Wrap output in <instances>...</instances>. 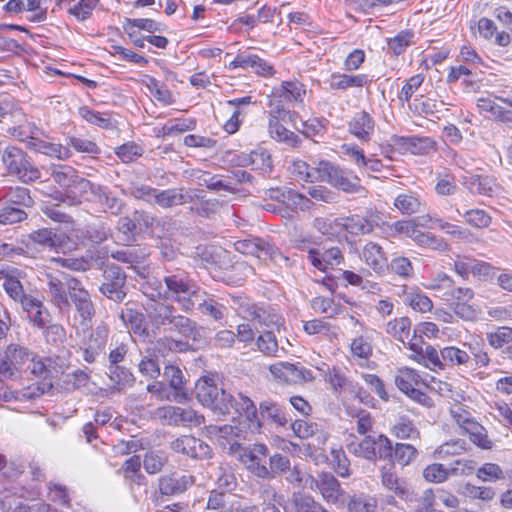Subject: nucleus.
Here are the masks:
<instances>
[{"mask_svg": "<svg viewBox=\"0 0 512 512\" xmlns=\"http://www.w3.org/2000/svg\"><path fill=\"white\" fill-rule=\"evenodd\" d=\"M269 370L275 379L288 384H299L314 379L309 369L289 362L272 364Z\"/></svg>", "mask_w": 512, "mask_h": 512, "instance_id": "6e6552de", "label": "nucleus"}, {"mask_svg": "<svg viewBox=\"0 0 512 512\" xmlns=\"http://www.w3.org/2000/svg\"><path fill=\"white\" fill-rule=\"evenodd\" d=\"M205 332L204 327L199 326L196 321L182 314L172 323V328L169 331L170 334H176L186 340H192L195 344L205 342Z\"/></svg>", "mask_w": 512, "mask_h": 512, "instance_id": "2eb2a0df", "label": "nucleus"}, {"mask_svg": "<svg viewBox=\"0 0 512 512\" xmlns=\"http://www.w3.org/2000/svg\"><path fill=\"white\" fill-rule=\"evenodd\" d=\"M299 120L300 117L298 113L285 109L279 101L269 111L268 127H271V124L283 125V123H285L291 124L295 129H300L298 125Z\"/></svg>", "mask_w": 512, "mask_h": 512, "instance_id": "c9c22d12", "label": "nucleus"}, {"mask_svg": "<svg viewBox=\"0 0 512 512\" xmlns=\"http://www.w3.org/2000/svg\"><path fill=\"white\" fill-rule=\"evenodd\" d=\"M163 281L166 285V290H164V298H172L180 305L182 299L191 298L200 290L189 278L188 273L181 270L164 276Z\"/></svg>", "mask_w": 512, "mask_h": 512, "instance_id": "20e7f679", "label": "nucleus"}, {"mask_svg": "<svg viewBox=\"0 0 512 512\" xmlns=\"http://www.w3.org/2000/svg\"><path fill=\"white\" fill-rule=\"evenodd\" d=\"M378 215L369 211L365 215H351L342 219L343 229L353 235L361 236L373 232L374 227L378 226Z\"/></svg>", "mask_w": 512, "mask_h": 512, "instance_id": "ddd939ff", "label": "nucleus"}, {"mask_svg": "<svg viewBox=\"0 0 512 512\" xmlns=\"http://www.w3.org/2000/svg\"><path fill=\"white\" fill-rule=\"evenodd\" d=\"M417 229L418 225L414 220H399L388 225L386 233L391 237L402 234L413 239Z\"/></svg>", "mask_w": 512, "mask_h": 512, "instance_id": "338daca9", "label": "nucleus"}, {"mask_svg": "<svg viewBox=\"0 0 512 512\" xmlns=\"http://www.w3.org/2000/svg\"><path fill=\"white\" fill-rule=\"evenodd\" d=\"M232 411L245 417L249 429L252 432L259 433L261 431L263 423L260 420L259 411L253 400L247 395L242 392H238L237 396H234Z\"/></svg>", "mask_w": 512, "mask_h": 512, "instance_id": "9b49d317", "label": "nucleus"}, {"mask_svg": "<svg viewBox=\"0 0 512 512\" xmlns=\"http://www.w3.org/2000/svg\"><path fill=\"white\" fill-rule=\"evenodd\" d=\"M194 389L197 400L207 407L209 404H212V400L219 393L221 387H218L213 379L202 377L197 380Z\"/></svg>", "mask_w": 512, "mask_h": 512, "instance_id": "e433bc0d", "label": "nucleus"}, {"mask_svg": "<svg viewBox=\"0 0 512 512\" xmlns=\"http://www.w3.org/2000/svg\"><path fill=\"white\" fill-rule=\"evenodd\" d=\"M233 399L234 395L221 387L219 393H217L212 400V404H209L207 407L210 408L214 414L226 416L232 412Z\"/></svg>", "mask_w": 512, "mask_h": 512, "instance_id": "09e8293b", "label": "nucleus"}, {"mask_svg": "<svg viewBox=\"0 0 512 512\" xmlns=\"http://www.w3.org/2000/svg\"><path fill=\"white\" fill-rule=\"evenodd\" d=\"M269 197L272 200H276L281 204H285L287 207L300 208L301 210L309 209L311 200L306 196L292 190V189H270Z\"/></svg>", "mask_w": 512, "mask_h": 512, "instance_id": "393cba45", "label": "nucleus"}, {"mask_svg": "<svg viewBox=\"0 0 512 512\" xmlns=\"http://www.w3.org/2000/svg\"><path fill=\"white\" fill-rule=\"evenodd\" d=\"M48 286L53 304L61 313L69 312L71 309V302L65 288L66 286H64L63 278H50Z\"/></svg>", "mask_w": 512, "mask_h": 512, "instance_id": "473e14b6", "label": "nucleus"}, {"mask_svg": "<svg viewBox=\"0 0 512 512\" xmlns=\"http://www.w3.org/2000/svg\"><path fill=\"white\" fill-rule=\"evenodd\" d=\"M165 418L169 424L182 426H199L204 423L205 418L191 408L169 407L166 410Z\"/></svg>", "mask_w": 512, "mask_h": 512, "instance_id": "aec40b11", "label": "nucleus"}, {"mask_svg": "<svg viewBox=\"0 0 512 512\" xmlns=\"http://www.w3.org/2000/svg\"><path fill=\"white\" fill-rule=\"evenodd\" d=\"M171 448L177 453H182L192 459H209L212 457V449L203 440L191 435H183L171 443Z\"/></svg>", "mask_w": 512, "mask_h": 512, "instance_id": "9d476101", "label": "nucleus"}, {"mask_svg": "<svg viewBox=\"0 0 512 512\" xmlns=\"http://www.w3.org/2000/svg\"><path fill=\"white\" fill-rule=\"evenodd\" d=\"M456 211L460 216L465 218L468 225L476 228H487L492 222V217L482 209H470L463 213L459 209Z\"/></svg>", "mask_w": 512, "mask_h": 512, "instance_id": "6e6d98bb", "label": "nucleus"}, {"mask_svg": "<svg viewBox=\"0 0 512 512\" xmlns=\"http://www.w3.org/2000/svg\"><path fill=\"white\" fill-rule=\"evenodd\" d=\"M410 328V319L408 317H401L388 322L386 332L402 343H405V339L409 337Z\"/></svg>", "mask_w": 512, "mask_h": 512, "instance_id": "bf43d9fd", "label": "nucleus"}, {"mask_svg": "<svg viewBox=\"0 0 512 512\" xmlns=\"http://www.w3.org/2000/svg\"><path fill=\"white\" fill-rule=\"evenodd\" d=\"M376 443L374 437L366 436L360 442H351L347 445V449L353 455L366 459L368 461H375L377 459Z\"/></svg>", "mask_w": 512, "mask_h": 512, "instance_id": "c03bdc74", "label": "nucleus"}, {"mask_svg": "<svg viewBox=\"0 0 512 512\" xmlns=\"http://www.w3.org/2000/svg\"><path fill=\"white\" fill-rule=\"evenodd\" d=\"M249 158L253 170L260 171L263 175L269 174L272 171L271 155L266 149L259 148L253 150L249 153Z\"/></svg>", "mask_w": 512, "mask_h": 512, "instance_id": "8fccbe9b", "label": "nucleus"}, {"mask_svg": "<svg viewBox=\"0 0 512 512\" xmlns=\"http://www.w3.org/2000/svg\"><path fill=\"white\" fill-rule=\"evenodd\" d=\"M207 509L218 510V512H239L241 504L232 495L214 490L208 497Z\"/></svg>", "mask_w": 512, "mask_h": 512, "instance_id": "7c9ffc66", "label": "nucleus"}, {"mask_svg": "<svg viewBox=\"0 0 512 512\" xmlns=\"http://www.w3.org/2000/svg\"><path fill=\"white\" fill-rule=\"evenodd\" d=\"M51 176L58 185L65 189L75 188L80 193H86L88 188L91 187V182L86 178L78 176L70 166L54 169Z\"/></svg>", "mask_w": 512, "mask_h": 512, "instance_id": "a211bd4d", "label": "nucleus"}, {"mask_svg": "<svg viewBox=\"0 0 512 512\" xmlns=\"http://www.w3.org/2000/svg\"><path fill=\"white\" fill-rule=\"evenodd\" d=\"M366 74L349 75L345 73H332L329 80L331 90L346 91L349 88H362L368 83Z\"/></svg>", "mask_w": 512, "mask_h": 512, "instance_id": "c85d7f7f", "label": "nucleus"}, {"mask_svg": "<svg viewBox=\"0 0 512 512\" xmlns=\"http://www.w3.org/2000/svg\"><path fill=\"white\" fill-rule=\"evenodd\" d=\"M316 172L318 173L317 181L327 182L344 192L354 193L361 189L358 176L353 175L352 171L341 169L329 161H320L316 167Z\"/></svg>", "mask_w": 512, "mask_h": 512, "instance_id": "7ed1b4c3", "label": "nucleus"}, {"mask_svg": "<svg viewBox=\"0 0 512 512\" xmlns=\"http://www.w3.org/2000/svg\"><path fill=\"white\" fill-rule=\"evenodd\" d=\"M418 450L411 444L396 443L393 451L394 460L401 466L410 465L417 457Z\"/></svg>", "mask_w": 512, "mask_h": 512, "instance_id": "13d9d810", "label": "nucleus"}, {"mask_svg": "<svg viewBox=\"0 0 512 512\" xmlns=\"http://www.w3.org/2000/svg\"><path fill=\"white\" fill-rule=\"evenodd\" d=\"M109 379L115 384L118 391L132 387L135 376L129 368L123 365L108 366Z\"/></svg>", "mask_w": 512, "mask_h": 512, "instance_id": "a19ab883", "label": "nucleus"}, {"mask_svg": "<svg viewBox=\"0 0 512 512\" xmlns=\"http://www.w3.org/2000/svg\"><path fill=\"white\" fill-rule=\"evenodd\" d=\"M365 263L377 274L388 270V261L382 247L375 242H368L362 252Z\"/></svg>", "mask_w": 512, "mask_h": 512, "instance_id": "cd10ccee", "label": "nucleus"}, {"mask_svg": "<svg viewBox=\"0 0 512 512\" xmlns=\"http://www.w3.org/2000/svg\"><path fill=\"white\" fill-rule=\"evenodd\" d=\"M80 116L90 124L96 125L103 129H112L114 125L108 113H100L90 109L88 106L79 108Z\"/></svg>", "mask_w": 512, "mask_h": 512, "instance_id": "3c124183", "label": "nucleus"}, {"mask_svg": "<svg viewBox=\"0 0 512 512\" xmlns=\"http://www.w3.org/2000/svg\"><path fill=\"white\" fill-rule=\"evenodd\" d=\"M240 461L247 470L254 476L262 479H272V472H269L263 458H254V456L240 455Z\"/></svg>", "mask_w": 512, "mask_h": 512, "instance_id": "864d4df0", "label": "nucleus"}, {"mask_svg": "<svg viewBox=\"0 0 512 512\" xmlns=\"http://www.w3.org/2000/svg\"><path fill=\"white\" fill-rule=\"evenodd\" d=\"M476 476L483 482H496L505 478L502 468L496 463H484L476 470Z\"/></svg>", "mask_w": 512, "mask_h": 512, "instance_id": "774afa93", "label": "nucleus"}, {"mask_svg": "<svg viewBox=\"0 0 512 512\" xmlns=\"http://www.w3.org/2000/svg\"><path fill=\"white\" fill-rule=\"evenodd\" d=\"M164 377L168 380L170 387L176 391V395L180 398H188V388L184 381V374L182 370L174 365H167L164 368Z\"/></svg>", "mask_w": 512, "mask_h": 512, "instance_id": "79ce46f5", "label": "nucleus"}, {"mask_svg": "<svg viewBox=\"0 0 512 512\" xmlns=\"http://www.w3.org/2000/svg\"><path fill=\"white\" fill-rule=\"evenodd\" d=\"M194 198H199V195L193 194L191 190H186L185 188L157 189L154 204L162 208H172L186 203H193Z\"/></svg>", "mask_w": 512, "mask_h": 512, "instance_id": "dca6fc26", "label": "nucleus"}, {"mask_svg": "<svg viewBox=\"0 0 512 512\" xmlns=\"http://www.w3.org/2000/svg\"><path fill=\"white\" fill-rule=\"evenodd\" d=\"M349 512H376V499L363 494L349 496L347 502Z\"/></svg>", "mask_w": 512, "mask_h": 512, "instance_id": "603ef678", "label": "nucleus"}, {"mask_svg": "<svg viewBox=\"0 0 512 512\" xmlns=\"http://www.w3.org/2000/svg\"><path fill=\"white\" fill-rule=\"evenodd\" d=\"M119 318L143 342L152 343L156 339V331L148 327L144 314L131 307L130 303H125Z\"/></svg>", "mask_w": 512, "mask_h": 512, "instance_id": "423d86ee", "label": "nucleus"}, {"mask_svg": "<svg viewBox=\"0 0 512 512\" xmlns=\"http://www.w3.org/2000/svg\"><path fill=\"white\" fill-rule=\"evenodd\" d=\"M257 250L256 257L259 259H269L276 264L289 261V258L284 256L280 249L267 239L259 238Z\"/></svg>", "mask_w": 512, "mask_h": 512, "instance_id": "49530a36", "label": "nucleus"}, {"mask_svg": "<svg viewBox=\"0 0 512 512\" xmlns=\"http://www.w3.org/2000/svg\"><path fill=\"white\" fill-rule=\"evenodd\" d=\"M477 108L481 114H488L490 120L501 122L512 128V111L506 109L490 98L481 97L477 100Z\"/></svg>", "mask_w": 512, "mask_h": 512, "instance_id": "4be33fe9", "label": "nucleus"}, {"mask_svg": "<svg viewBox=\"0 0 512 512\" xmlns=\"http://www.w3.org/2000/svg\"><path fill=\"white\" fill-rule=\"evenodd\" d=\"M268 128L272 139L284 143L289 147L297 148L302 143V139L294 132L288 130L284 125L271 124V127Z\"/></svg>", "mask_w": 512, "mask_h": 512, "instance_id": "de8ad7c7", "label": "nucleus"}, {"mask_svg": "<svg viewBox=\"0 0 512 512\" xmlns=\"http://www.w3.org/2000/svg\"><path fill=\"white\" fill-rule=\"evenodd\" d=\"M4 354L19 372L21 371L22 366L29 361L32 356V353L28 348L17 344L8 345Z\"/></svg>", "mask_w": 512, "mask_h": 512, "instance_id": "4d7b16f0", "label": "nucleus"}, {"mask_svg": "<svg viewBox=\"0 0 512 512\" xmlns=\"http://www.w3.org/2000/svg\"><path fill=\"white\" fill-rule=\"evenodd\" d=\"M88 190L96 197L104 211L112 216H121L127 208L125 200L115 196L106 186L91 183Z\"/></svg>", "mask_w": 512, "mask_h": 512, "instance_id": "f8f14e48", "label": "nucleus"}, {"mask_svg": "<svg viewBox=\"0 0 512 512\" xmlns=\"http://www.w3.org/2000/svg\"><path fill=\"white\" fill-rule=\"evenodd\" d=\"M308 261L320 271H326L329 267L341 264L344 256L339 247L324 249L322 252L315 248L308 249Z\"/></svg>", "mask_w": 512, "mask_h": 512, "instance_id": "f3484780", "label": "nucleus"}, {"mask_svg": "<svg viewBox=\"0 0 512 512\" xmlns=\"http://www.w3.org/2000/svg\"><path fill=\"white\" fill-rule=\"evenodd\" d=\"M413 240L417 245L430 248L432 250L446 251L448 249V244L444 239L429 232H422L419 229H417Z\"/></svg>", "mask_w": 512, "mask_h": 512, "instance_id": "5fc2aeb1", "label": "nucleus"}, {"mask_svg": "<svg viewBox=\"0 0 512 512\" xmlns=\"http://www.w3.org/2000/svg\"><path fill=\"white\" fill-rule=\"evenodd\" d=\"M349 132L361 141H369L374 132L375 121L366 111L354 114L348 123Z\"/></svg>", "mask_w": 512, "mask_h": 512, "instance_id": "412c9836", "label": "nucleus"}, {"mask_svg": "<svg viewBox=\"0 0 512 512\" xmlns=\"http://www.w3.org/2000/svg\"><path fill=\"white\" fill-rule=\"evenodd\" d=\"M252 309L251 315L253 316V320L257 321L261 326L271 330H279L282 326L283 318L272 306L265 304L254 305Z\"/></svg>", "mask_w": 512, "mask_h": 512, "instance_id": "c756f323", "label": "nucleus"}, {"mask_svg": "<svg viewBox=\"0 0 512 512\" xmlns=\"http://www.w3.org/2000/svg\"><path fill=\"white\" fill-rule=\"evenodd\" d=\"M259 417L261 421L267 420L278 426H285L291 420L285 408L271 399L260 402Z\"/></svg>", "mask_w": 512, "mask_h": 512, "instance_id": "bb28decb", "label": "nucleus"}, {"mask_svg": "<svg viewBox=\"0 0 512 512\" xmlns=\"http://www.w3.org/2000/svg\"><path fill=\"white\" fill-rule=\"evenodd\" d=\"M28 241L41 249L54 250L65 253L72 248L73 243L64 233H56L52 229L42 228L32 231Z\"/></svg>", "mask_w": 512, "mask_h": 512, "instance_id": "39448f33", "label": "nucleus"}, {"mask_svg": "<svg viewBox=\"0 0 512 512\" xmlns=\"http://www.w3.org/2000/svg\"><path fill=\"white\" fill-rule=\"evenodd\" d=\"M394 206L402 214L411 215L419 213L423 209V204L414 192L408 191L397 195L394 199Z\"/></svg>", "mask_w": 512, "mask_h": 512, "instance_id": "ea45409f", "label": "nucleus"}, {"mask_svg": "<svg viewBox=\"0 0 512 512\" xmlns=\"http://www.w3.org/2000/svg\"><path fill=\"white\" fill-rule=\"evenodd\" d=\"M69 300L73 303L75 310L79 315L80 324L82 326H88L95 315V307L89 292H85L80 295L74 294V297Z\"/></svg>", "mask_w": 512, "mask_h": 512, "instance_id": "f704fd0d", "label": "nucleus"}, {"mask_svg": "<svg viewBox=\"0 0 512 512\" xmlns=\"http://www.w3.org/2000/svg\"><path fill=\"white\" fill-rule=\"evenodd\" d=\"M2 195L0 201L2 204H6L12 207L21 208H32L34 205V199L30 195V190L25 187L16 186L9 187L1 191Z\"/></svg>", "mask_w": 512, "mask_h": 512, "instance_id": "b1692460", "label": "nucleus"}, {"mask_svg": "<svg viewBox=\"0 0 512 512\" xmlns=\"http://www.w3.org/2000/svg\"><path fill=\"white\" fill-rule=\"evenodd\" d=\"M305 94V86L299 81H284L282 82L280 88H278L275 92V95L285 99L286 101H294L300 103L303 102V97Z\"/></svg>", "mask_w": 512, "mask_h": 512, "instance_id": "a18cd8bd", "label": "nucleus"}, {"mask_svg": "<svg viewBox=\"0 0 512 512\" xmlns=\"http://www.w3.org/2000/svg\"><path fill=\"white\" fill-rule=\"evenodd\" d=\"M28 218L26 210L2 204L0 208V225L21 223Z\"/></svg>", "mask_w": 512, "mask_h": 512, "instance_id": "680f3d73", "label": "nucleus"}, {"mask_svg": "<svg viewBox=\"0 0 512 512\" xmlns=\"http://www.w3.org/2000/svg\"><path fill=\"white\" fill-rule=\"evenodd\" d=\"M28 149L58 159H68L71 156V151L68 147L49 143L38 138L28 141Z\"/></svg>", "mask_w": 512, "mask_h": 512, "instance_id": "72a5a7b5", "label": "nucleus"}, {"mask_svg": "<svg viewBox=\"0 0 512 512\" xmlns=\"http://www.w3.org/2000/svg\"><path fill=\"white\" fill-rule=\"evenodd\" d=\"M205 294V292L199 290L197 294L193 295V297L182 299V309L189 312L194 308H197L202 314L210 316L216 321L222 320L227 308L213 299H205Z\"/></svg>", "mask_w": 512, "mask_h": 512, "instance_id": "1a4fd4ad", "label": "nucleus"}, {"mask_svg": "<svg viewBox=\"0 0 512 512\" xmlns=\"http://www.w3.org/2000/svg\"><path fill=\"white\" fill-rule=\"evenodd\" d=\"M464 184L470 192L488 197H493L500 190L496 179L491 176L471 175L465 178Z\"/></svg>", "mask_w": 512, "mask_h": 512, "instance_id": "a878e982", "label": "nucleus"}, {"mask_svg": "<svg viewBox=\"0 0 512 512\" xmlns=\"http://www.w3.org/2000/svg\"><path fill=\"white\" fill-rule=\"evenodd\" d=\"M1 161L6 175L15 177L23 183L34 182L41 177L40 170L22 149L8 146L4 149Z\"/></svg>", "mask_w": 512, "mask_h": 512, "instance_id": "f03ea898", "label": "nucleus"}, {"mask_svg": "<svg viewBox=\"0 0 512 512\" xmlns=\"http://www.w3.org/2000/svg\"><path fill=\"white\" fill-rule=\"evenodd\" d=\"M109 328L106 324L96 326L89 337L83 342V345L91 346L99 351H103L107 342Z\"/></svg>", "mask_w": 512, "mask_h": 512, "instance_id": "69168bd1", "label": "nucleus"}, {"mask_svg": "<svg viewBox=\"0 0 512 512\" xmlns=\"http://www.w3.org/2000/svg\"><path fill=\"white\" fill-rule=\"evenodd\" d=\"M414 32L412 30H403L395 37L388 39V48L396 55H401L405 49L411 45Z\"/></svg>", "mask_w": 512, "mask_h": 512, "instance_id": "0e129e2a", "label": "nucleus"}, {"mask_svg": "<svg viewBox=\"0 0 512 512\" xmlns=\"http://www.w3.org/2000/svg\"><path fill=\"white\" fill-rule=\"evenodd\" d=\"M391 433L398 439L415 440L420 438V431L408 416H400L391 428Z\"/></svg>", "mask_w": 512, "mask_h": 512, "instance_id": "37998d69", "label": "nucleus"}, {"mask_svg": "<svg viewBox=\"0 0 512 512\" xmlns=\"http://www.w3.org/2000/svg\"><path fill=\"white\" fill-rule=\"evenodd\" d=\"M180 316L178 310L172 304L164 302H155L150 305L148 317L152 323V330L156 331V338L160 334L161 328L164 332L169 333L172 323Z\"/></svg>", "mask_w": 512, "mask_h": 512, "instance_id": "0eeeda50", "label": "nucleus"}, {"mask_svg": "<svg viewBox=\"0 0 512 512\" xmlns=\"http://www.w3.org/2000/svg\"><path fill=\"white\" fill-rule=\"evenodd\" d=\"M318 486L323 499L329 504H338L344 495V490L332 473H319Z\"/></svg>", "mask_w": 512, "mask_h": 512, "instance_id": "5701e85b", "label": "nucleus"}, {"mask_svg": "<svg viewBox=\"0 0 512 512\" xmlns=\"http://www.w3.org/2000/svg\"><path fill=\"white\" fill-rule=\"evenodd\" d=\"M95 267L101 271L99 293L116 304L124 303L128 295L127 273L116 263L109 262L105 256L98 252L91 256Z\"/></svg>", "mask_w": 512, "mask_h": 512, "instance_id": "f257e3e1", "label": "nucleus"}, {"mask_svg": "<svg viewBox=\"0 0 512 512\" xmlns=\"http://www.w3.org/2000/svg\"><path fill=\"white\" fill-rule=\"evenodd\" d=\"M440 354L444 367L447 365H464L470 360V355L466 351L454 346L443 348Z\"/></svg>", "mask_w": 512, "mask_h": 512, "instance_id": "052dcab7", "label": "nucleus"}, {"mask_svg": "<svg viewBox=\"0 0 512 512\" xmlns=\"http://www.w3.org/2000/svg\"><path fill=\"white\" fill-rule=\"evenodd\" d=\"M452 279L445 275L442 279L441 286L447 288L444 293L445 300L453 306L455 302H468L474 297V291L471 288L452 287Z\"/></svg>", "mask_w": 512, "mask_h": 512, "instance_id": "58836bf2", "label": "nucleus"}, {"mask_svg": "<svg viewBox=\"0 0 512 512\" xmlns=\"http://www.w3.org/2000/svg\"><path fill=\"white\" fill-rule=\"evenodd\" d=\"M141 458L139 455H133L125 460L119 472L123 474L124 479L130 484L138 486L146 485V477L141 473Z\"/></svg>", "mask_w": 512, "mask_h": 512, "instance_id": "2f4dec72", "label": "nucleus"}, {"mask_svg": "<svg viewBox=\"0 0 512 512\" xmlns=\"http://www.w3.org/2000/svg\"><path fill=\"white\" fill-rule=\"evenodd\" d=\"M76 238L83 244L99 245L108 240L111 230L103 222L88 223L81 228L75 229Z\"/></svg>", "mask_w": 512, "mask_h": 512, "instance_id": "6ab92c4d", "label": "nucleus"}, {"mask_svg": "<svg viewBox=\"0 0 512 512\" xmlns=\"http://www.w3.org/2000/svg\"><path fill=\"white\" fill-rule=\"evenodd\" d=\"M403 301L413 310L422 313L430 311L433 307V303L430 298L421 292H408L404 295Z\"/></svg>", "mask_w": 512, "mask_h": 512, "instance_id": "e2e57ef3", "label": "nucleus"}, {"mask_svg": "<svg viewBox=\"0 0 512 512\" xmlns=\"http://www.w3.org/2000/svg\"><path fill=\"white\" fill-rule=\"evenodd\" d=\"M495 17L502 23L503 30L496 34L495 44L500 47H506L511 42L510 33H512V13L504 6H500L494 11Z\"/></svg>", "mask_w": 512, "mask_h": 512, "instance_id": "4c0bfd02", "label": "nucleus"}, {"mask_svg": "<svg viewBox=\"0 0 512 512\" xmlns=\"http://www.w3.org/2000/svg\"><path fill=\"white\" fill-rule=\"evenodd\" d=\"M159 491L162 495L173 496L185 492L194 484V477L181 472H173L159 478Z\"/></svg>", "mask_w": 512, "mask_h": 512, "instance_id": "4468645a", "label": "nucleus"}]
</instances>
